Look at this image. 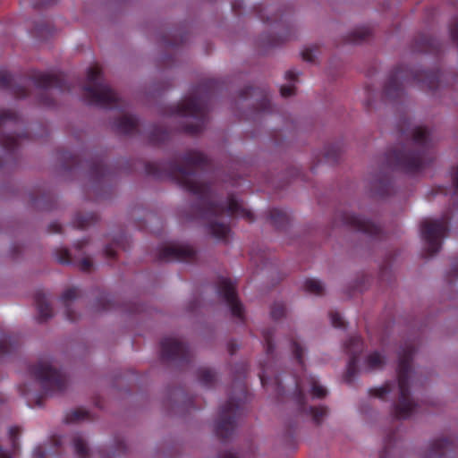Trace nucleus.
Here are the masks:
<instances>
[{"mask_svg": "<svg viewBox=\"0 0 458 458\" xmlns=\"http://www.w3.org/2000/svg\"><path fill=\"white\" fill-rule=\"evenodd\" d=\"M330 319L332 326L335 328H344L345 327V321L342 318L339 312L337 311H331L330 314Z\"/></svg>", "mask_w": 458, "mask_h": 458, "instance_id": "obj_51", "label": "nucleus"}, {"mask_svg": "<svg viewBox=\"0 0 458 458\" xmlns=\"http://www.w3.org/2000/svg\"><path fill=\"white\" fill-rule=\"evenodd\" d=\"M240 98L242 99L253 98L256 101L254 107L258 113L270 114L274 111L269 94L266 89L247 86L240 91Z\"/></svg>", "mask_w": 458, "mask_h": 458, "instance_id": "obj_18", "label": "nucleus"}, {"mask_svg": "<svg viewBox=\"0 0 458 458\" xmlns=\"http://www.w3.org/2000/svg\"><path fill=\"white\" fill-rule=\"evenodd\" d=\"M397 445L396 432L389 433L384 440V448L379 458H395V447Z\"/></svg>", "mask_w": 458, "mask_h": 458, "instance_id": "obj_32", "label": "nucleus"}, {"mask_svg": "<svg viewBox=\"0 0 458 458\" xmlns=\"http://www.w3.org/2000/svg\"><path fill=\"white\" fill-rule=\"evenodd\" d=\"M123 241V236L119 235L111 244L106 245L104 250L106 257L109 259H114L116 257V250L124 248Z\"/></svg>", "mask_w": 458, "mask_h": 458, "instance_id": "obj_44", "label": "nucleus"}, {"mask_svg": "<svg viewBox=\"0 0 458 458\" xmlns=\"http://www.w3.org/2000/svg\"><path fill=\"white\" fill-rule=\"evenodd\" d=\"M239 346L235 342H230L228 344V352L231 355H233L238 350Z\"/></svg>", "mask_w": 458, "mask_h": 458, "instance_id": "obj_62", "label": "nucleus"}, {"mask_svg": "<svg viewBox=\"0 0 458 458\" xmlns=\"http://www.w3.org/2000/svg\"><path fill=\"white\" fill-rule=\"evenodd\" d=\"M242 7V2L241 0H234L232 3V9L236 15L241 14V9Z\"/></svg>", "mask_w": 458, "mask_h": 458, "instance_id": "obj_58", "label": "nucleus"}, {"mask_svg": "<svg viewBox=\"0 0 458 458\" xmlns=\"http://www.w3.org/2000/svg\"><path fill=\"white\" fill-rule=\"evenodd\" d=\"M340 156L341 148L338 143L326 147L324 157L327 162L335 164L338 162Z\"/></svg>", "mask_w": 458, "mask_h": 458, "instance_id": "obj_42", "label": "nucleus"}, {"mask_svg": "<svg viewBox=\"0 0 458 458\" xmlns=\"http://www.w3.org/2000/svg\"><path fill=\"white\" fill-rule=\"evenodd\" d=\"M161 359L174 361L180 365L188 364L191 360V351L183 342L174 337H165L160 343Z\"/></svg>", "mask_w": 458, "mask_h": 458, "instance_id": "obj_13", "label": "nucleus"}, {"mask_svg": "<svg viewBox=\"0 0 458 458\" xmlns=\"http://www.w3.org/2000/svg\"><path fill=\"white\" fill-rule=\"evenodd\" d=\"M29 81L39 90L38 102L44 106L55 105L50 90L56 89L60 93L72 91V84L64 72L47 73L34 71L29 77H22L13 76L5 70H0V89L10 90L17 98H25L30 95Z\"/></svg>", "mask_w": 458, "mask_h": 458, "instance_id": "obj_3", "label": "nucleus"}, {"mask_svg": "<svg viewBox=\"0 0 458 458\" xmlns=\"http://www.w3.org/2000/svg\"><path fill=\"white\" fill-rule=\"evenodd\" d=\"M295 393L293 400L297 406L299 414L311 416L316 424H320L323 418L327 414V408L325 406H308L305 391L308 390L314 398L322 399L326 397L327 389L318 384L317 378L309 376L303 378L294 377Z\"/></svg>", "mask_w": 458, "mask_h": 458, "instance_id": "obj_9", "label": "nucleus"}, {"mask_svg": "<svg viewBox=\"0 0 458 458\" xmlns=\"http://www.w3.org/2000/svg\"><path fill=\"white\" fill-rule=\"evenodd\" d=\"M219 458H237L236 454L233 452H225L222 454Z\"/></svg>", "mask_w": 458, "mask_h": 458, "instance_id": "obj_64", "label": "nucleus"}, {"mask_svg": "<svg viewBox=\"0 0 458 458\" xmlns=\"http://www.w3.org/2000/svg\"><path fill=\"white\" fill-rule=\"evenodd\" d=\"M90 415L89 411L84 409H74L68 412L64 418L66 423H75L85 420H89Z\"/></svg>", "mask_w": 458, "mask_h": 458, "instance_id": "obj_40", "label": "nucleus"}, {"mask_svg": "<svg viewBox=\"0 0 458 458\" xmlns=\"http://www.w3.org/2000/svg\"><path fill=\"white\" fill-rule=\"evenodd\" d=\"M48 232L51 233H59L62 232V225L57 222H53L48 226Z\"/></svg>", "mask_w": 458, "mask_h": 458, "instance_id": "obj_57", "label": "nucleus"}, {"mask_svg": "<svg viewBox=\"0 0 458 458\" xmlns=\"http://www.w3.org/2000/svg\"><path fill=\"white\" fill-rule=\"evenodd\" d=\"M377 186L374 189V194L379 197H386L391 193L392 182L386 178H382L377 182Z\"/></svg>", "mask_w": 458, "mask_h": 458, "instance_id": "obj_45", "label": "nucleus"}, {"mask_svg": "<svg viewBox=\"0 0 458 458\" xmlns=\"http://www.w3.org/2000/svg\"><path fill=\"white\" fill-rule=\"evenodd\" d=\"M275 335L274 328H265L262 331V336L265 344L266 348V353L268 359L273 358L274 351H275V344L273 342Z\"/></svg>", "mask_w": 458, "mask_h": 458, "instance_id": "obj_39", "label": "nucleus"}, {"mask_svg": "<svg viewBox=\"0 0 458 458\" xmlns=\"http://www.w3.org/2000/svg\"><path fill=\"white\" fill-rule=\"evenodd\" d=\"M290 346L293 352V354L298 362V364L302 368L304 366V349L298 341V339L294 336H291L289 339Z\"/></svg>", "mask_w": 458, "mask_h": 458, "instance_id": "obj_38", "label": "nucleus"}, {"mask_svg": "<svg viewBox=\"0 0 458 458\" xmlns=\"http://www.w3.org/2000/svg\"><path fill=\"white\" fill-rule=\"evenodd\" d=\"M56 2H57V0H40V1L33 2L32 5L35 9H40V8L49 6Z\"/></svg>", "mask_w": 458, "mask_h": 458, "instance_id": "obj_54", "label": "nucleus"}, {"mask_svg": "<svg viewBox=\"0 0 458 458\" xmlns=\"http://www.w3.org/2000/svg\"><path fill=\"white\" fill-rule=\"evenodd\" d=\"M260 369L259 377L262 386L267 389L271 387L278 397L283 396L284 387L283 386L281 376L274 373L273 369L267 363H261Z\"/></svg>", "mask_w": 458, "mask_h": 458, "instance_id": "obj_21", "label": "nucleus"}, {"mask_svg": "<svg viewBox=\"0 0 458 458\" xmlns=\"http://www.w3.org/2000/svg\"><path fill=\"white\" fill-rule=\"evenodd\" d=\"M416 350L412 344H405L398 354L397 386L398 401L393 404V416L395 420H405L417 411V403L411 398L410 376L411 363Z\"/></svg>", "mask_w": 458, "mask_h": 458, "instance_id": "obj_7", "label": "nucleus"}, {"mask_svg": "<svg viewBox=\"0 0 458 458\" xmlns=\"http://www.w3.org/2000/svg\"><path fill=\"white\" fill-rule=\"evenodd\" d=\"M286 39H288L287 37H285L284 38H273L267 39V44L270 47H276V46H278L280 43L285 41Z\"/></svg>", "mask_w": 458, "mask_h": 458, "instance_id": "obj_59", "label": "nucleus"}, {"mask_svg": "<svg viewBox=\"0 0 458 458\" xmlns=\"http://www.w3.org/2000/svg\"><path fill=\"white\" fill-rule=\"evenodd\" d=\"M414 49L418 52L437 54L441 49V44L435 38L420 35L415 39Z\"/></svg>", "mask_w": 458, "mask_h": 458, "instance_id": "obj_24", "label": "nucleus"}, {"mask_svg": "<svg viewBox=\"0 0 458 458\" xmlns=\"http://www.w3.org/2000/svg\"><path fill=\"white\" fill-rule=\"evenodd\" d=\"M21 433L19 427H11L9 429V438L12 445V451L4 450L0 446V458H13L19 451L18 437Z\"/></svg>", "mask_w": 458, "mask_h": 458, "instance_id": "obj_27", "label": "nucleus"}, {"mask_svg": "<svg viewBox=\"0 0 458 458\" xmlns=\"http://www.w3.org/2000/svg\"><path fill=\"white\" fill-rule=\"evenodd\" d=\"M449 214H445L439 218L425 219L420 223V234L426 245L425 258L432 257L440 251L443 239L449 232Z\"/></svg>", "mask_w": 458, "mask_h": 458, "instance_id": "obj_11", "label": "nucleus"}, {"mask_svg": "<svg viewBox=\"0 0 458 458\" xmlns=\"http://www.w3.org/2000/svg\"><path fill=\"white\" fill-rule=\"evenodd\" d=\"M304 290L311 294L322 295L324 293V285L319 280L310 278L304 283Z\"/></svg>", "mask_w": 458, "mask_h": 458, "instance_id": "obj_41", "label": "nucleus"}, {"mask_svg": "<svg viewBox=\"0 0 458 458\" xmlns=\"http://www.w3.org/2000/svg\"><path fill=\"white\" fill-rule=\"evenodd\" d=\"M398 127L401 143L386 153V165L406 174L419 173L435 157L430 131L424 126H412L406 118Z\"/></svg>", "mask_w": 458, "mask_h": 458, "instance_id": "obj_2", "label": "nucleus"}, {"mask_svg": "<svg viewBox=\"0 0 458 458\" xmlns=\"http://www.w3.org/2000/svg\"><path fill=\"white\" fill-rule=\"evenodd\" d=\"M30 374L41 385L45 394L62 393L66 386L64 374L55 369L48 360H38L36 364L30 366Z\"/></svg>", "mask_w": 458, "mask_h": 458, "instance_id": "obj_12", "label": "nucleus"}, {"mask_svg": "<svg viewBox=\"0 0 458 458\" xmlns=\"http://www.w3.org/2000/svg\"><path fill=\"white\" fill-rule=\"evenodd\" d=\"M155 259L159 262L193 263L197 260V251L189 245L160 246L156 250Z\"/></svg>", "mask_w": 458, "mask_h": 458, "instance_id": "obj_14", "label": "nucleus"}, {"mask_svg": "<svg viewBox=\"0 0 458 458\" xmlns=\"http://www.w3.org/2000/svg\"><path fill=\"white\" fill-rule=\"evenodd\" d=\"M55 30L47 21L35 23L31 34L39 40H47L54 35Z\"/></svg>", "mask_w": 458, "mask_h": 458, "instance_id": "obj_30", "label": "nucleus"}, {"mask_svg": "<svg viewBox=\"0 0 458 458\" xmlns=\"http://www.w3.org/2000/svg\"><path fill=\"white\" fill-rule=\"evenodd\" d=\"M370 36V30L367 27H360L356 28L352 31H351L345 41L350 44H360L362 41L366 40Z\"/></svg>", "mask_w": 458, "mask_h": 458, "instance_id": "obj_34", "label": "nucleus"}, {"mask_svg": "<svg viewBox=\"0 0 458 458\" xmlns=\"http://www.w3.org/2000/svg\"><path fill=\"white\" fill-rule=\"evenodd\" d=\"M34 301L38 313V320L40 322L47 321L48 318L53 317V309L43 291H37L35 293Z\"/></svg>", "mask_w": 458, "mask_h": 458, "instance_id": "obj_23", "label": "nucleus"}, {"mask_svg": "<svg viewBox=\"0 0 458 458\" xmlns=\"http://www.w3.org/2000/svg\"><path fill=\"white\" fill-rule=\"evenodd\" d=\"M78 266L81 271L89 272L93 267V262L89 258H83Z\"/></svg>", "mask_w": 458, "mask_h": 458, "instance_id": "obj_52", "label": "nucleus"}, {"mask_svg": "<svg viewBox=\"0 0 458 458\" xmlns=\"http://www.w3.org/2000/svg\"><path fill=\"white\" fill-rule=\"evenodd\" d=\"M234 384L239 389L237 396H230L229 400L221 407L218 419L216 422V435L226 440L233 434L238 419L243 413L242 400L247 397V388L243 378L248 372V365L244 362L235 366Z\"/></svg>", "mask_w": 458, "mask_h": 458, "instance_id": "obj_6", "label": "nucleus"}, {"mask_svg": "<svg viewBox=\"0 0 458 458\" xmlns=\"http://www.w3.org/2000/svg\"><path fill=\"white\" fill-rule=\"evenodd\" d=\"M79 295V290L75 287L69 288L64 292L61 296V301L65 307V315L68 320L74 322L78 317L75 312L71 309V302L74 301Z\"/></svg>", "mask_w": 458, "mask_h": 458, "instance_id": "obj_25", "label": "nucleus"}, {"mask_svg": "<svg viewBox=\"0 0 458 458\" xmlns=\"http://www.w3.org/2000/svg\"><path fill=\"white\" fill-rule=\"evenodd\" d=\"M171 131L158 125L151 126L148 133V141L152 145H160L170 139Z\"/></svg>", "mask_w": 458, "mask_h": 458, "instance_id": "obj_29", "label": "nucleus"}, {"mask_svg": "<svg viewBox=\"0 0 458 458\" xmlns=\"http://www.w3.org/2000/svg\"><path fill=\"white\" fill-rule=\"evenodd\" d=\"M301 57L306 62H310V63L313 62L315 59L313 50L311 48H305L301 52Z\"/></svg>", "mask_w": 458, "mask_h": 458, "instance_id": "obj_55", "label": "nucleus"}, {"mask_svg": "<svg viewBox=\"0 0 458 458\" xmlns=\"http://www.w3.org/2000/svg\"><path fill=\"white\" fill-rule=\"evenodd\" d=\"M58 157L62 161V165L65 170H72L80 167H84L82 160L77 155H73L69 151H58Z\"/></svg>", "mask_w": 458, "mask_h": 458, "instance_id": "obj_26", "label": "nucleus"}, {"mask_svg": "<svg viewBox=\"0 0 458 458\" xmlns=\"http://www.w3.org/2000/svg\"><path fill=\"white\" fill-rule=\"evenodd\" d=\"M89 85L81 87L84 99L89 105L106 109H125L126 106L117 93L102 79V71L98 65L91 66L87 72Z\"/></svg>", "mask_w": 458, "mask_h": 458, "instance_id": "obj_8", "label": "nucleus"}, {"mask_svg": "<svg viewBox=\"0 0 458 458\" xmlns=\"http://www.w3.org/2000/svg\"><path fill=\"white\" fill-rule=\"evenodd\" d=\"M218 87L217 80L204 79L193 88L190 97L171 107V114L181 118L191 117L195 120L194 123L181 125L179 131L190 135H197L203 131L208 123V102Z\"/></svg>", "mask_w": 458, "mask_h": 458, "instance_id": "obj_4", "label": "nucleus"}, {"mask_svg": "<svg viewBox=\"0 0 458 458\" xmlns=\"http://www.w3.org/2000/svg\"><path fill=\"white\" fill-rule=\"evenodd\" d=\"M198 379L205 387H212L216 381V373L208 368H200L198 370Z\"/></svg>", "mask_w": 458, "mask_h": 458, "instance_id": "obj_36", "label": "nucleus"}, {"mask_svg": "<svg viewBox=\"0 0 458 458\" xmlns=\"http://www.w3.org/2000/svg\"><path fill=\"white\" fill-rule=\"evenodd\" d=\"M96 213H77L72 219V226L77 229H85L98 221Z\"/></svg>", "mask_w": 458, "mask_h": 458, "instance_id": "obj_31", "label": "nucleus"}, {"mask_svg": "<svg viewBox=\"0 0 458 458\" xmlns=\"http://www.w3.org/2000/svg\"><path fill=\"white\" fill-rule=\"evenodd\" d=\"M458 445L453 438L436 439L430 445L428 458H456Z\"/></svg>", "mask_w": 458, "mask_h": 458, "instance_id": "obj_20", "label": "nucleus"}, {"mask_svg": "<svg viewBox=\"0 0 458 458\" xmlns=\"http://www.w3.org/2000/svg\"><path fill=\"white\" fill-rule=\"evenodd\" d=\"M216 291L230 308L232 315L243 322L244 309L238 299L235 283L229 278L220 277L217 281Z\"/></svg>", "mask_w": 458, "mask_h": 458, "instance_id": "obj_15", "label": "nucleus"}, {"mask_svg": "<svg viewBox=\"0 0 458 458\" xmlns=\"http://www.w3.org/2000/svg\"><path fill=\"white\" fill-rule=\"evenodd\" d=\"M268 220L277 229H284L289 223L290 216L284 210L272 208L268 213Z\"/></svg>", "mask_w": 458, "mask_h": 458, "instance_id": "obj_28", "label": "nucleus"}, {"mask_svg": "<svg viewBox=\"0 0 458 458\" xmlns=\"http://www.w3.org/2000/svg\"><path fill=\"white\" fill-rule=\"evenodd\" d=\"M340 217L344 225L356 232L362 233L374 239L380 240L383 238L382 228L370 220L352 213H343Z\"/></svg>", "mask_w": 458, "mask_h": 458, "instance_id": "obj_16", "label": "nucleus"}, {"mask_svg": "<svg viewBox=\"0 0 458 458\" xmlns=\"http://www.w3.org/2000/svg\"><path fill=\"white\" fill-rule=\"evenodd\" d=\"M452 182L454 185L453 200L454 206L458 208V165L453 170Z\"/></svg>", "mask_w": 458, "mask_h": 458, "instance_id": "obj_50", "label": "nucleus"}, {"mask_svg": "<svg viewBox=\"0 0 458 458\" xmlns=\"http://www.w3.org/2000/svg\"><path fill=\"white\" fill-rule=\"evenodd\" d=\"M298 78V73L293 70H289L285 72V79L290 81H295Z\"/></svg>", "mask_w": 458, "mask_h": 458, "instance_id": "obj_60", "label": "nucleus"}, {"mask_svg": "<svg viewBox=\"0 0 458 458\" xmlns=\"http://www.w3.org/2000/svg\"><path fill=\"white\" fill-rule=\"evenodd\" d=\"M182 164L173 159L166 162H148L145 165L148 175L156 179L170 178L182 188L197 197L191 206L192 215L189 219L207 222L208 232L216 239L226 242L231 232L225 219L242 217L254 221V215L230 194L225 202L216 199L210 184L199 181L197 171H208L211 167L210 159L202 152L189 150L182 157Z\"/></svg>", "mask_w": 458, "mask_h": 458, "instance_id": "obj_1", "label": "nucleus"}, {"mask_svg": "<svg viewBox=\"0 0 458 458\" xmlns=\"http://www.w3.org/2000/svg\"><path fill=\"white\" fill-rule=\"evenodd\" d=\"M88 244V241L83 239V240H81V241H78L75 244H74V247L77 250L81 251L86 245Z\"/></svg>", "mask_w": 458, "mask_h": 458, "instance_id": "obj_63", "label": "nucleus"}, {"mask_svg": "<svg viewBox=\"0 0 458 458\" xmlns=\"http://www.w3.org/2000/svg\"><path fill=\"white\" fill-rule=\"evenodd\" d=\"M395 387L394 382H386L380 387L370 388L369 393L370 395L385 400L386 395Z\"/></svg>", "mask_w": 458, "mask_h": 458, "instance_id": "obj_43", "label": "nucleus"}, {"mask_svg": "<svg viewBox=\"0 0 458 458\" xmlns=\"http://www.w3.org/2000/svg\"><path fill=\"white\" fill-rule=\"evenodd\" d=\"M87 166L89 167L95 188H99L110 182L114 174V171L106 165L102 157H97L89 161Z\"/></svg>", "mask_w": 458, "mask_h": 458, "instance_id": "obj_19", "label": "nucleus"}, {"mask_svg": "<svg viewBox=\"0 0 458 458\" xmlns=\"http://www.w3.org/2000/svg\"><path fill=\"white\" fill-rule=\"evenodd\" d=\"M442 72L439 70L420 71L411 70L400 65L389 74L384 86L383 95L386 100L395 101L404 95V86L417 84L421 89L437 90L442 82Z\"/></svg>", "mask_w": 458, "mask_h": 458, "instance_id": "obj_5", "label": "nucleus"}, {"mask_svg": "<svg viewBox=\"0 0 458 458\" xmlns=\"http://www.w3.org/2000/svg\"><path fill=\"white\" fill-rule=\"evenodd\" d=\"M34 458H46L45 450L41 446H38L33 452Z\"/></svg>", "mask_w": 458, "mask_h": 458, "instance_id": "obj_61", "label": "nucleus"}, {"mask_svg": "<svg viewBox=\"0 0 458 458\" xmlns=\"http://www.w3.org/2000/svg\"><path fill=\"white\" fill-rule=\"evenodd\" d=\"M22 121L19 114L12 110L4 109L0 112V145L5 151V161L0 162V167L9 163H14L18 157L20 140L28 138L27 132L17 133Z\"/></svg>", "mask_w": 458, "mask_h": 458, "instance_id": "obj_10", "label": "nucleus"}, {"mask_svg": "<svg viewBox=\"0 0 458 458\" xmlns=\"http://www.w3.org/2000/svg\"><path fill=\"white\" fill-rule=\"evenodd\" d=\"M364 344L360 336H351L344 344V351L350 355L347 364L346 372L344 374V381L351 384L356 374L358 373V363L360 360V354L363 350Z\"/></svg>", "mask_w": 458, "mask_h": 458, "instance_id": "obj_17", "label": "nucleus"}, {"mask_svg": "<svg viewBox=\"0 0 458 458\" xmlns=\"http://www.w3.org/2000/svg\"><path fill=\"white\" fill-rule=\"evenodd\" d=\"M57 261L64 265H70L73 263L72 256L66 248H59L55 252Z\"/></svg>", "mask_w": 458, "mask_h": 458, "instance_id": "obj_48", "label": "nucleus"}, {"mask_svg": "<svg viewBox=\"0 0 458 458\" xmlns=\"http://www.w3.org/2000/svg\"><path fill=\"white\" fill-rule=\"evenodd\" d=\"M259 17L264 23L268 24H283L286 22V20L284 19V13H274L271 16H267L263 13V10L259 11Z\"/></svg>", "mask_w": 458, "mask_h": 458, "instance_id": "obj_46", "label": "nucleus"}, {"mask_svg": "<svg viewBox=\"0 0 458 458\" xmlns=\"http://www.w3.org/2000/svg\"><path fill=\"white\" fill-rule=\"evenodd\" d=\"M286 313V308L282 302H275L271 308V317L274 320H279L284 317Z\"/></svg>", "mask_w": 458, "mask_h": 458, "instance_id": "obj_49", "label": "nucleus"}, {"mask_svg": "<svg viewBox=\"0 0 458 458\" xmlns=\"http://www.w3.org/2000/svg\"><path fill=\"white\" fill-rule=\"evenodd\" d=\"M75 454L79 458H89V452L87 442L81 434H75L72 437Z\"/></svg>", "mask_w": 458, "mask_h": 458, "instance_id": "obj_35", "label": "nucleus"}, {"mask_svg": "<svg viewBox=\"0 0 458 458\" xmlns=\"http://www.w3.org/2000/svg\"><path fill=\"white\" fill-rule=\"evenodd\" d=\"M295 93V87L293 85H284L280 89V94L284 98H288Z\"/></svg>", "mask_w": 458, "mask_h": 458, "instance_id": "obj_53", "label": "nucleus"}, {"mask_svg": "<svg viewBox=\"0 0 458 458\" xmlns=\"http://www.w3.org/2000/svg\"><path fill=\"white\" fill-rule=\"evenodd\" d=\"M450 276L453 277H458V258L452 260Z\"/></svg>", "mask_w": 458, "mask_h": 458, "instance_id": "obj_56", "label": "nucleus"}, {"mask_svg": "<svg viewBox=\"0 0 458 458\" xmlns=\"http://www.w3.org/2000/svg\"><path fill=\"white\" fill-rule=\"evenodd\" d=\"M386 363V358L378 352H373L368 355L365 360L366 367L369 370L380 369Z\"/></svg>", "mask_w": 458, "mask_h": 458, "instance_id": "obj_37", "label": "nucleus"}, {"mask_svg": "<svg viewBox=\"0 0 458 458\" xmlns=\"http://www.w3.org/2000/svg\"><path fill=\"white\" fill-rule=\"evenodd\" d=\"M19 341L16 336L3 335L0 338V355L11 354L17 351Z\"/></svg>", "mask_w": 458, "mask_h": 458, "instance_id": "obj_33", "label": "nucleus"}, {"mask_svg": "<svg viewBox=\"0 0 458 458\" xmlns=\"http://www.w3.org/2000/svg\"><path fill=\"white\" fill-rule=\"evenodd\" d=\"M97 310H109L114 308L113 298L109 294L103 293L97 300Z\"/></svg>", "mask_w": 458, "mask_h": 458, "instance_id": "obj_47", "label": "nucleus"}, {"mask_svg": "<svg viewBox=\"0 0 458 458\" xmlns=\"http://www.w3.org/2000/svg\"><path fill=\"white\" fill-rule=\"evenodd\" d=\"M139 125L140 123L137 117L126 114L120 116L113 123L114 130L117 133L123 135H133L138 133Z\"/></svg>", "mask_w": 458, "mask_h": 458, "instance_id": "obj_22", "label": "nucleus"}]
</instances>
